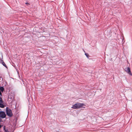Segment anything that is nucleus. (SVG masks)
Segmentation results:
<instances>
[{"instance_id":"obj_4","label":"nucleus","mask_w":132,"mask_h":132,"mask_svg":"<svg viewBox=\"0 0 132 132\" xmlns=\"http://www.w3.org/2000/svg\"><path fill=\"white\" fill-rule=\"evenodd\" d=\"M1 61L2 62V65L4 66L6 68H7V66L5 64V63L3 62V61L1 60Z\"/></svg>"},{"instance_id":"obj_9","label":"nucleus","mask_w":132,"mask_h":132,"mask_svg":"<svg viewBox=\"0 0 132 132\" xmlns=\"http://www.w3.org/2000/svg\"><path fill=\"white\" fill-rule=\"evenodd\" d=\"M3 102L2 98L0 97V103H2Z\"/></svg>"},{"instance_id":"obj_3","label":"nucleus","mask_w":132,"mask_h":132,"mask_svg":"<svg viewBox=\"0 0 132 132\" xmlns=\"http://www.w3.org/2000/svg\"><path fill=\"white\" fill-rule=\"evenodd\" d=\"M125 70L131 76L132 75V74L130 70V68L129 67H127L125 68Z\"/></svg>"},{"instance_id":"obj_2","label":"nucleus","mask_w":132,"mask_h":132,"mask_svg":"<svg viewBox=\"0 0 132 132\" xmlns=\"http://www.w3.org/2000/svg\"><path fill=\"white\" fill-rule=\"evenodd\" d=\"M6 113L7 115L9 117H11L13 115L12 111L8 107H6Z\"/></svg>"},{"instance_id":"obj_10","label":"nucleus","mask_w":132,"mask_h":132,"mask_svg":"<svg viewBox=\"0 0 132 132\" xmlns=\"http://www.w3.org/2000/svg\"><path fill=\"white\" fill-rule=\"evenodd\" d=\"M3 80V78L1 77H0V82H1Z\"/></svg>"},{"instance_id":"obj_11","label":"nucleus","mask_w":132,"mask_h":132,"mask_svg":"<svg viewBox=\"0 0 132 132\" xmlns=\"http://www.w3.org/2000/svg\"><path fill=\"white\" fill-rule=\"evenodd\" d=\"M2 126L0 124V128Z\"/></svg>"},{"instance_id":"obj_5","label":"nucleus","mask_w":132,"mask_h":132,"mask_svg":"<svg viewBox=\"0 0 132 132\" xmlns=\"http://www.w3.org/2000/svg\"><path fill=\"white\" fill-rule=\"evenodd\" d=\"M4 90V87H0V90L3 92Z\"/></svg>"},{"instance_id":"obj_12","label":"nucleus","mask_w":132,"mask_h":132,"mask_svg":"<svg viewBox=\"0 0 132 132\" xmlns=\"http://www.w3.org/2000/svg\"><path fill=\"white\" fill-rule=\"evenodd\" d=\"M26 4H28V3H26Z\"/></svg>"},{"instance_id":"obj_6","label":"nucleus","mask_w":132,"mask_h":132,"mask_svg":"<svg viewBox=\"0 0 132 132\" xmlns=\"http://www.w3.org/2000/svg\"><path fill=\"white\" fill-rule=\"evenodd\" d=\"M4 107V105L3 104L1 103H0V107L2 108H3Z\"/></svg>"},{"instance_id":"obj_1","label":"nucleus","mask_w":132,"mask_h":132,"mask_svg":"<svg viewBox=\"0 0 132 132\" xmlns=\"http://www.w3.org/2000/svg\"><path fill=\"white\" fill-rule=\"evenodd\" d=\"M84 105V104L83 103H78L75 104L74 105H73L72 107V108L74 109H78Z\"/></svg>"},{"instance_id":"obj_7","label":"nucleus","mask_w":132,"mask_h":132,"mask_svg":"<svg viewBox=\"0 0 132 132\" xmlns=\"http://www.w3.org/2000/svg\"><path fill=\"white\" fill-rule=\"evenodd\" d=\"M5 127L4 126V127L3 128L4 130V132H9L7 130H6L5 129Z\"/></svg>"},{"instance_id":"obj_13","label":"nucleus","mask_w":132,"mask_h":132,"mask_svg":"<svg viewBox=\"0 0 132 132\" xmlns=\"http://www.w3.org/2000/svg\"><path fill=\"white\" fill-rule=\"evenodd\" d=\"M1 110V109H0V111ZM1 111H0V112H1Z\"/></svg>"},{"instance_id":"obj_8","label":"nucleus","mask_w":132,"mask_h":132,"mask_svg":"<svg viewBox=\"0 0 132 132\" xmlns=\"http://www.w3.org/2000/svg\"><path fill=\"white\" fill-rule=\"evenodd\" d=\"M85 55H86L87 58H89V55L87 53H85Z\"/></svg>"}]
</instances>
